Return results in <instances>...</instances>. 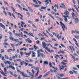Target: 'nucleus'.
Wrapping results in <instances>:
<instances>
[{
  "instance_id": "63",
  "label": "nucleus",
  "mask_w": 79,
  "mask_h": 79,
  "mask_svg": "<svg viewBox=\"0 0 79 79\" xmlns=\"http://www.w3.org/2000/svg\"><path fill=\"white\" fill-rule=\"evenodd\" d=\"M57 78L59 79H63V78L60 77L59 76H57Z\"/></svg>"
},
{
  "instance_id": "20",
  "label": "nucleus",
  "mask_w": 79,
  "mask_h": 79,
  "mask_svg": "<svg viewBox=\"0 0 79 79\" xmlns=\"http://www.w3.org/2000/svg\"><path fill=\"white\" fill-rule=\"evenodd\" d=\"M24 61L22 60V62H21V61L20 62V64L22 66H23V64H24Z\"/></svg>"
},
{
  "instance_id": "9",
  "label": "nucleus",
  "mask_w": 79,
  "mask_h": 79,
  "mask_svg": "<svg viewBox=\"0 0 79 79\" xmlns=\"http://www.w3.org/2000/svg\"><path fill=\"white\" fill-rule=\"evenodd\" d=\"M41 56L43 58H45V56L43 53H41Z\"/></svg>"
},
{
  "instance_id": "18",
  "label": "nucleus",
  "mask_w": 79,
  "mask_h": 79,
  "mask_svg": "<svg viewBox=\"0 0 79 79\" xmlns=\"http://www.w3.org/2000/svg\"><path fill=\"white\" fill-rule=\"evenodd\" d=\"M34 48L36 50H37V49H39V47H37L35 45H34Z\"/></svg>"
},
{
  "instance_id": "10",
  "label": "nucleus",
  "mask_w": 79,
  "mask_h": 79,
  "mask_svg": "<svg viewBox=\"0 0 79 79\" xmlns=\"http://www.w3.org/2000/svg\"><path fill=\"white\" fill-rule=\"evenodd\" d=\"M33 6H34L35 8H38V7H39V6H40L39 5L36 4H34Z\"/></svg>"
},
{
  "instance_id": "24",
  "label": "nucleus",
  "mask_w": 79,
  "mask_h": 79,
  "mask_svg": "<svg viewBox=\"0 0 79 79\" xmlns=\"http://www.w3.org/2000/svg\"><path fill=\"white\" fill-rule=\"evenodd\" d=\"M11 51H12V49H9L7 50V52L8 53H10Z\"/></svg>"
},
{
  "instance_id": "17",
  "label": "nucleus",
  "mask_w": 79,
  "mask_h": 79,
  "mask_svg": "<svg viewBox=\"0 0 79 79\" xmlns=\"http://www.w3.org/2000/svg\"><path fill=\"white\" fill-rule=\"evenodd\" d=\"M44 64H48V62L47 61H45L44 62Z\"/></svg>"
},
{
  "instance_id": "26",
  "label": "nucleus",
  "mask_w": 79,
  "mask_h": 79,
  "mask_svg": "<svg viewBox=\"0 0 79 79\" xmlns=\"http://www.w3.org/2000/svg\"><path fill=\"white\" fill-rule=\"evenodd\" d=\"M47 7H44V6H42L41 7V9H42V10H44V9H46Z\"/></svg>"
},
{
  "instance_id": "14",
  "label": "nucleus",
  "mask_w": 79,
  "mask_h": 79,
  "mask_svg": "<svg viewBox=\"0 0 79 79\" xmlns=\"http://www.w3.org/2000/svg\"><path fill=\"white\" fill-rule=\"evenodd\" d=\"M29 35L30 36V37H34V35H33V34H32L31 32H30L29 33Z\"/></svg>"
},
{
  "instance_id": "60",
  "label": "nucleus",
  "mask_w": 79,
  "mask_h": 79,
  "mask_svg": "<svg viewBox=\"0 0 79 79\" xmlns=\"http://www.w3.org/2000/svg\"><path fill=\"white\" fill-rule=\"evenodd\" d=\"M9 34L11 36L12 35V33H11L10 31L9 32Z\"/></svg>"
},
{
  "instance_id": "22",
  "label": "nucleus",
  "mask_w": 79,
  "mask_h": 79,
  "mask_svg": "<svg viewBox=\"0 0 79 79\" xmlns=\"http://www.w3.org/2000/svg\"><path fill=\"white\" fill-rule=\"evenodd\" d=\"M20 54L21 56H23L24 55V52H20Z\"/></svg>"
},
{
  "instance_id": "8",
  "label": "nucleus",
  "mask_w": 79,
  "mask_h": 79,
  "mask_svg": "<svg viewBox=\"0 0 79 79\" xmlns=\"http://www.w3.org/2000/svg\"><path fill=\"white\" fill-rule=\"evenodd\" d=\"M50 74V72H47L43 76V77H47V76H48V74Z\"/></svg>"
},
{
  "instance_id": "47",
  "label": "nucleus",
  "mask_w": 79,
  "mask_h": 79,
  "mask_svg": "<svg viewBox=\"0 0 79 79\" xmlns=\"http://www.w3.org/2000/svg\"><path fill=\"white\" fill-rule=\"evenodd\" d=\"M28 23H30V24H32V22L30 20H29L28 22Z\"/></svg>"
},
{
  "instance_id": "61",
  "label": "nucleus",
  "mask_w": 79,
  "mask_h": 79,
  "mask_svg": "<svg viewBox=\"0 0 79 79\" xmlns=\"http://www.w3.org/2000/svg\"><path fill=\"white\" fill-rule=\"evenodd\" d=\"M4 2L5 4V5H8V3L6 1H4Z\"/></svg>"
},
{
  "instance_id": "57",
  "label": "nucleus",
  "mask_w": 79,
  "mask_h": 79,
  "mask_svg": "<svg viewBox=\"0 0 79 79\" xmlns=\"http://www.w3.org/2000/svg\"><path fill=\"white\" fill-rule=\"evenodd\" d=\"M49 35H50V36H51V37H53V35L51 33H49Z\"/></svg>"
},
{
  "instance_id": "44",
  "label": "nucleus",
  "mask_w": 79,
  "mask_h": 79,
  "mask_svg": "<svg viewBox=\"0 0 79 79\" xmlns=\"http://www.w3.org/2000/svg\"><path fill=\"white\" fill-rule=\"evenodd\" d=\"M59 19H60V20L61 21H63V19L62 18H59Z\"/></svg>"
},
{
  "instance_id": "30",
  "label": "nucleus",
  "mask_w": 79,
  "mask_h": 79,
  "mask_svg": "<svg viewBox=\"0 0 79 79\" xmlns=\"http://www.w3.org/2000/svg\"><path fill=\"white\" fill-rule=\"evenodd\" d=\"M25 62H26V63H29V62H30V61L27 59L25 60Z\"/></svg>"
},
{
  "instance_id": "34",
  "label": "nucleus",
  "mask_w": 79,
  "mask_h": 79,
  "mask_svg": "<svg viewBox=\"0 0 79 79\" xmlns=\"http://www.w3.org/2000/svg\"><path fill=\"white\" fill-rule=\"evenodd\" d=\"M16 61H19V62H21V60L19 59H16Z\"/></svg>"
},
{
  "instance_id": "59",
  "label": "nucleus",
  "mask_w": 79,
  "mask_h": 79,
  "mask_svg": "<svg viewBox=\"0 0 79 79\" xmlns=\"http://www.w3.org/2000/svg\"><path fill=\"white\" fill-rule=\"evenodd\" d=\"M9 73L12 76H13V73H12L11 71H10Z\"/></svg>"
},
{
  "instance_id": "2",
  "label": "nucleus",
  "mask_w": 79,
  "mask_h": 79,
  "mask_svg": "<svg viewBox=\"0 0 79 79\" xmlns=\"http://www.w3.org/2000/svg\"><path fill=\"white\" fill-rule=\"evenodd\" d=\"M60 26H61L64 32V29H67V27H66L65 25L64 24L61 22H60Z\"/></svg>"
},
{
  "instance_id": "16",
  "label": "nucleus",
  "mask_w": 79,
  "mask_h": 79,
  "mask_svg": "<svg viewBox=\"0 0 79 79\" xmlns=\"http://www.w3.org/2000/svg\"><path fill=\"white\" fill-rule=\"evenodd\" d=\"M51 13H52V14H53V15H59V13H58L56 14V13L53 11H52V12H51Z\"/></svg>"
},
{
  "instance_id": "55",
  "label": "nucleus",
  "mask_w": 79,
  "mask_h": 79,
  "mask_svg": "<svg viewBox=\"0 0 79 79\" xmlns=\"http://www.w3.org/2000/svg\"><path fill=\"white\" fill-rule=\"evenodd\" d=\"M69 73L70 74H73V72H72V71H70L69 72Z\"/></svg>"
},
{
  "instance_id": "58",
  "label": "nucleus",
  "mask_w": 79,
  "mask_h": 79,
  "mask_svg": "<svg viewBox=\"0 0 79 79\" xmlns=\"http://www.w3.org/2000/svg\"><path fill=\"white\" fill-rule=\"evenodd\" d=\"M37 1L38 2L39 5H40L42 3V2H40V1H39L38 0H37Z\"/></svg>"
},
{
  "instance_id": "53",
  "label": "nucleus",
  "mask_w": 79,
  "mask_h": 79,
  "mask_svg": "<svg viewBox=\"0 0 79 79\" xmlns=\"http://www.w3.org/2000/svg\"><path fill=\"white\" fill-rule=\"evenodd\" d=\"M18 16H21V17H23V15H22L21 14H20V13H18Z\"/></svg>"
},
{
  "instance_id": "49",
  "label": "nucleus",
  "mask_w": 79,
  "mask_h": 79,
  "mask_svg": "<svg viewBox=\"0 0 79 79\" xmlns=\"http://www.w3.org/2000/svg\"><path fill=\"white\" fill-rule=\"evenodd\" d=\"M61 64H63V65H66V64L64 63V62L63 61L61 62Z\"/></svg>"
},
{
  "instance_id": "33",
  "label": "nucleus",
  "mask_w": 79,
  "mask_h": 79,
  "mask_svg": "<svg viewBox=\"0 0 79 79\" xmlns=\"http://www.w3.org/2000/svg\"><path fill=\"white\" fill-rule=\"evenodd\" d=\"M33 2H34L36 4H37V5H38V3L37 2V1L35 0H32Z\"/></svg>"
},
{
  "instance_id": "4",
  "label": "nucleus",
  "mask_w": 79,
  "mask_h": 79,
  "mask_svg": "<svg viewBox=\"0 0 79 79\" xmlns=\"http://www.w3.org/2000/svg\"><path fill=\"white\" fill-rule=\"evenodd\" d=\"M39 67H37V68L35 67V69H35V70H38L36 74L35 75V77H37V76H38V74H39Z\"/></svg>"
},
{
  "instance_id": "41",
  "label": "nucleus",
  "mask_w": 79,
  "mask_h": 79,
  "mask_svg": "<svg viewBox=\"0 0 79 79\" xmlns=\"http://www.w3.org/2000/svg\"><path fill=\"white\" fill-rule=\"evenodd\" d=\"M28 9H29L31 11V12H33V10L31 9V8L29 7Z\"/></svg>"
},
{
  "instance_id": "12",
  "label": "nucleus",
  "mask_w": 79,
  "mask_h": 79,
  "mask_svg": "<svg viewBox=\"0 0 79 79\" xmlns=\"http://www.w3.org/2000/svg\"><path fill=\"white\" fill-rule=\"evenodd\" d=\"M4 71L5 73V74H7V73H6L7 72V69H6V68H5L4 69Z\"/></svg>"
},
{
  "instance_id": "52",
  "label": "nucleus",
  "mask_w": 79,
  "mask_h": 79,
  "mask_svg": "<svg viewBox=\"0 0 79 79\" xmlns=\"http://www.w3.org/2000/svg\"><path fill=\"white\" fill-rule=\"evenodd\" d=\"M24 64H25V66H27V65H28V63H27L26 62H25L24 63Z\"/></svg>"
},
{
  "instance_id": "48",
  "label": "nucleus",
  "mask_w": 79,
  "mask_h": 79,
  "mask_svg": "<svg viewBox=\"0 0 79 79\" xmlns=\"http://www.w3.org/2000/svg\"><path fill=\"white\" fill-rule=\"evenodd\" d=\"M1 74H2V75H4V74H5V73H4L3 71H1Z\"/></svg>"
},
{
  "instance_id": "1",
  "label": "nucleus",
  "mask_w": 79,
  "mask_h": 79,
  "mask_svg": "<svg viewBox=\"0 0 79 79\" xmlns=\"http://www.w3.org/2000/svg\"><path fill=\"white\" fill-rule=\"evenodd\" d=\"M17 71L18 72H19V71L20 74L22 75V76H23V77H30V76H28L27 77V74H24V72H21V71H20L19 70H17Z\"/></svg>"
},
{
  "instance_id": "51",
  "label": "nucleus",
  "mask_w": 79,
  "mask_h": 79,
  "mask_svg": "<svg viewBox=\"0 0 79 79\" xmlns=\"http://www.w3.org/2000/svg\"><path fill=\"white\" fill-rule=\"evenodd\" d=\"M1 53H4V50L3 49H1Z\"/></svg>"
},
{
  "instance_id": "54",
  "label": "nucleus",
  "mask_w": 79,
  "mask_h": 79,
  "mask_svg": "<svg viewBox=\"0 0 79 79\" xmlns=\"http://www.w3.org/2000/svg\"><path fill=\"white\" fill-rule=\"evenodd\" d=\"M47 44H45V42H42V45L43 46V45H46Z\"/></svg>"
},
{
  "instance_id": "32",
  "label": "nucleus",
  "mask_w": 79,
  "mask_h": 79,
  "mask_svg": "<svg viewBox=\"0 0 79 79\" xmlns=\"http://www.w3.org/2000/svg\"><path fill=\"white\" fill-rule=\"evenodd\" d=\"M4 45H9V44L8 43H6V42H5L3 43Z\"/></svg>"
},
{
  "instance_id": "27",
  "label": "nucleus",
  "mask_w": 79,
  "mask_h": 79,
  "mask_svg": "<svg viewBox=\"0 0 79 79\" xmlns=\"http://www.w3.org/2000/svg\"><path fill=\"white\" fill-rule=\"evenodd\" d=\"M41 56V53L38 54L37 55V58H39Z\"/></svg>"
},
{
  "instance_id": "19",
  "label": "nucleus",
  "mask_w": 79,
  "mask_h": 79,
  "mask_svg": "<svg viewBox=\"0 0 79 79\" xmlns=\"http://www.w3.org/2000/svg\"><path fill=\"white\" fill-rule=\"evenodd\" d=\"M10 7L13 11H14V12H15V8H14V7H13V6H10Z\"/></svg>"
},
{
  "instance_id": "23",
  "label": "nucleus",
  "mask_w": 79,
  "mask_h": 79,
  "mask_svg": "<svg viewBox=\"0 0 79 79\" xmlns=\"http://www.w3.org/2000/svg\"><path fill=\"white\" fill-rule=\"evenodd\" d=\"M5 58H6V59H7V60L9 59V57L8 56H6V55H5Z\"/></svg>"
},
{
  "instance_id": "35",
  "label": "nucleus",
  "mask_w": 79,
  "mask_h": 79,
  "mask_svg": "<svg viewBox=\"0 0 79 79\" xmlns=\"http://www.w3.org/2000/svg\"><path fill=\"white\" fill-rule=\"evenodd\" d=\"M29 75H30V76H32V77H33V76H34L33 75H32V73H31V72H29Z\"/></svg>"
},
{
  "instance_id": "6",
  "label": "nucleus",
  "mask_w": 79,
  "mask_h": 79,
  "mask_svg": "<svg viewBox=\"0 0 79 79\" xmlns=\"http://www.w3.org/2000/svg\"><path fill=\"white\" fill-rule=\"evenodd\" d=\"M64 13L65 15H66V16H69V13L68 11L66 10H65V12H64Z\"/></svg>"
},
{
  "instance_id": "64",
  "label": "nucleus",
  "mask_w": 79,
  "mask_h": 79,
  "mask_svg": "<svg viewBox=\"0 0 79 79\" xmlns=\"http://www.w3.org/2000/svg\"><path fill=\"white\" fill-rule=\"evenodd\" d=\"M61 5L62 6H65V5H64V4L63 3H61Z\"/></svg>"
},
{
  "instance_id": "31",
  "label": "nucleus",
  "mask_w": 79,
  "mask_h": 79,
  "mask_svg": "<svg viewBox=\"0 0 79 79\" xmlns=\"http://www.w3.org/2000/svg\"><path fill=\"white\" fill-rule=\"evenodd\" d=\"M54 7L55 8H57V9H59L58 6V5H54Z\"/></svg>"
},
{
  "instance_id": "56",
  "label": "nucleus",
  "mask_w": 79,
  "mask_h": 79,
  "mask_svg": "<svg viewBox=\"0 0 79 79\" xmlns=\"http://www.w3.org/2000/svg\"><path fill=\"white\" fill-rule=\"evenodd\" d=\"M42 77V75H40L38 77V79H40Z\"/></svg>"
},
{
  "instance_id": "15",
  "label": "nucleus",
  "mask_w": 79,
  "mask_h": 79,
  "mask_svg": "<svg viewBox=\"0 0 79 79\" xmlns=\"http://www.w3.org/2000/svg\"><path fill=\"white\" fill-rule=\"evenodd\" d=\"M9 67L10 68H11V69H12L13 70H15V68L14 66H12V65H10Z\"/></svg>"
},
{
  "instance_id": "62",
  "label": "nucleus",
  "mask_w": 79,
  "mask_h": 79,
  "mask_svg": "<svg viewBox=\"0 0 79 79\" xmlns=\"http://www.w3.org/2000/svg\"><path fill=\"white\" fill-rule=\"evenodd\" d=\"M29 50H34V48H29Z\"/></svg>"
},
{
  "instance_id": "36",
  "label": "nucleus",
  "mask_w": 79,
  "mask_h": 79,
  "mask_svg": "<svg viewBox=\"0 0 79 79\" xmlns=\"http://www.w3.org/2000/svg\"><path fill=\"white\" fill-rule=\"evenodd\" d=\"M32 26H33L34 27H35V28H37V26H35L34 24L32 23Z\"/></svg>"
},
{
  "instance_id": "5",
  "label": "nucleus",
  "mask_w": 79,
  "mask_h": 79,
  "mask_svg": "<svg viewBox=\"0 0 79 79\" xmlns=\"http://www.w3.org/2000/svg\"><path fill=\"white\" fill-rule=\"evenodd\" d=\"M71 15H72V16L74 19H75V18H77V16L74 13L72 12Z\"/></svg>"
},
{
  "instance_id": "50",
  "label": "nucleus",
  "mask_w": 79,
  "mask_h": 79,
  "mask_svg": "<svg viewBox=\"0 0 79 79\" xmlns=\"http://www.w3.org/2000/svg\"><path fill=\"white\" fill-rule=\"evenodd\" d=\"M31 72L32 73H33V74H34V73H35V72H34V70L32 69L31 70Z\"/></svg>"
},
{
  "instance_id": "28",
  "label": "nucleus",
  "mask_w": 79,
  "mask_h": 79,
  "mask_svg": "<svg viewBox=\"0 0 79 79\" xmlns=\"http://www.w3.org/2000/svg\"><path fill=\"white\" fill-rule=\"evenodd\" d=\"M46 45H47V44H45L44 45H43V47L44 48H45V49L47 48V47H46Z\"/></svg>"
},
{
  "instance_id": "45",
  "label": "nucleus",
  "mask_w": 79,
  "mask_h": 79,
  "mask_svg": "<svg viewBox=\"0 0 79 79\" xmlns=\"http://www.w3.org/2000/svg\"><path fill=\"white\" fill-rule=\"evenodd\" d=\"M49 66L50 68L52 67V63L51 62L49 63Z\"/></svg>"
},
{
  "instance_id": "7",
  "label": "nucleus",
  "mask_w": 79,
  "mask_h": 79,
  "mask_svg": "<svg viewBox=\"0 0 79 79\" xmlns=\"http://www.w3.org/2000/svg\"><path fill=\"white\" fill-rule=\"evenodd\" d=\"M0 26L2 28H3L4 29H5V26L2 23H0Z\"/></svg>"
},
{
  "instance_id": "21",
  "label": "nucleus",
  "mask_w": 79,
  "mask_h": 79,
  "mask_svg": "<svg viewBox=\"0 0 79 79\" xmlns=\"http://www.w3.org/2000/svg\"><path fill=\"white\" fill-rule=\"evenodd\" d=\"M46 50H47L48 52H50V53H51V51H50V49L48 48H46L45 49Z\"/></svg>"
},
{
  "instance_id": "43",
  "label": "nucleus",
  "mask_w": 79,
  "mask_h": 79,
  "mask_svg": "<svg viewBox=\"0 0 79 79\" xmlns=\"http://www.w3.org/2000/svg\"><path fill=\"white\" fill-rule=\"evenodd\" d=\"M75 38H76V39H78V38H79V35H78V36L76 35L75 36Z\"/></svg>"
},
{
  "instance_id": "11",
  "label": "nucleus",
  "mask_w": 79,
  "mask_h": 79,
  "mask_svg": "<svg viewBox=\"0 0 79 79\" xmlns=\"http://www.w3.org/2000/svg\"><path fill=\"white\" fill-rule=\"evenodd\" d=\"M63 16L64 17V19L65 21V22H66V23H68V19H67V17H65V16H64V15H63Z\"/></svg>"
},
{
  "instance_id": "42",
  "label": "nucleus",
  "mask_w": 79,
  "mask_h": 79,
  "mask_svg": "<svg viewBox=\"0 0 79 79\" xmlns=\"http://www.w3.org/2000/svg\"><path fill=\"white\" fill-rule=\"evenodd\" d=\"M37 53L38 54H39L40 53V50H38L37 51Z\"/></svg>"
},
{
  "instance_id": "3",
  "label": "nucleus",
  "mask_w": 79,
  "mask_h": 79,
  "mask_svg": "<svg viewBox=\"0 0 79 79\" xmlns=\"http://www.w3.org/2000/svg\"><path fill=\"white\" fill-rule=\"evenodd\" d=\"M9 39L11 40H12V41H15V42H18V40L17 39H15L14 38L12 37V36H10L9 37Z\"/></svg>"
},
{
  "instance_id": "13",
  "label": "nucleus",
  "mask_w": 79,
  "mask_h": 79,
  "mask_svg": "<svg viewBox=\"0 0 79 79\" xmlns=\"http://www.w3.org/2000/svg\"><path fill=\"white\" fill-rule=\"evenodd\" d=\"M75 23H77L78 22H79V19H78L77 18H76L75 19Z\"/></svg>"
},
{
  "instance_id": "46",
  "label": "nucleus",
  "mask_w": 79,
  "mask_h": 79,
  "mask_svg": "<svg viewBox=\"0 0 79 79\" xmlns=\"http://www.w3.org/2000/svg\"><path fill=\"white\" fill-rule=\"evenodd\" d=\"M70 55L72 57V58H73V59H75V57H74V56L72 55V54H71Z\"/></svg>"
},
{
  "instance_id": "29",
  "label": "nucleus",
  "mask_w": 79,
  "mask_h": 79,
  "mask_svg": "<svg viewBox=\"0 0 79 79\" xmlns=\"http://www.w3.org/2000/svg\"><path fill=\"white\" fill-rule=\"evenodd\" d=\"M7 63L8 64H9V65H10L11 64V62L9 61H7Z\"/></svg>"
},
{
  "instance_id": "37",
  "label": "nucleus",
  "mask_w": 79,
  "mask_h": 79,
  "mask_svg": "<svg viewBox=\"0 0 79 79\" xmlns=\"http://www.w3.org/2000/svg\"><path fill=\"white\" fill-rule=\"evenodd\" d=\"M7 13H8V15H10V16H11V12H7Z\"/></svg>"
},
{
  "instance_id": "39",
  "label": "nucleus",
  "mask_w": 79,
  "mask_h": 79,
  "mask_svg": "<svg viewBox=\"0 0 79 79\" xmlns=\"http://www.w3.org/2000/svg\"><path fill=\"white\" fill-rule=\"evenodd\" d=\"M73 73H74V74H77V71L76 72L75 71H74L73 70Z\"/></svg>"
},
{
  "instance_id": "40",
  "label": "nucleus",
  "mask_w": 79,
  "mask_h": 79,
  "mask_svg": "<svg viewBox=\"0 0 79 79\" xmlns=\"http://www.w3.org/2000/svg\"><path fill=\"white\" fill-rule=\"evenodd\" d=\"M60 77H63V76H64V74H60Z\"/></svg>"
},
{
  "instance_id": "25",
  "label": "nucleus",
  "mask_w": 79,
  "mask_h": 79,
  "mask_svg": "<svg viewBox=\"0 0 79 79\" xmlns=\"http://www.w3.org/2000/svg\"><path fill=\"white\" fill-rule=\"evenodd\" d=\"M31 53V51H30L29 53H27V55H28V56H30Z\"/></svg>"
},
{
  "instance_id": "38",
  "label": "nucleus",
  "mask_w": 79,
  "mask_h": 79,
  "mask_svg": "<svg viewBox=\"0 0 79 79\" xmlns=\"http://www.w3.org/2000/svg\"><path fill=\"white\" fill-rule=\"evenodd\" d=\"M44 34V35L45 36H46V37H47L48 38V36L47 35H46V34L45 33H44V32H43Z\"/></svg>"
}]
</instances>
